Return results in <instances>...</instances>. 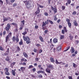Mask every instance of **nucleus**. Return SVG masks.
Here are the masks:
<instances>
[{
  "instance_id": "79ce46f5",
  "label": "nucleus",
  "mask_w": 79,
  "mask_h": 79,
  "mask_svg": "<svg viewBox=\"0 0 79 79\" xmlns=\"http://www.w3.org/2000/svg\"><path fill=\"white\" fill-rule=\"evenodd\" d=\"M15 64H16V63L15 62H13L11 63V65L12 66H13Z\"/></svg>"
},
{
  "instance_id": "dca6fc26",
  "label": "nucleus",
  "mask_w": 79,
  "mask_h": 79,
  "mask_svg": "<svg viewBox=\"0 0 79 79\" xmlns=\"http://www.w3.org/2000/svg\"><path fill=\"white\" fill-rule=\"evenodd\" d=\"M69 38H70V40H72L73 39L74 37L72 36V35L69 34Z\"/></svg>"
},
{
  "instance_id": "2eb2a0df",
  "label": "nucleus",
  "mask_w": 79,
  "mask_h": 79,
  "mask_svg": "<svg viewBox=\"0 0 79 79\" xmlns=\"http://www.w3.org/2000/svg\"><path fill=\"white\" fill-rule=\"evenodd\" d=\"M56 49L57 51H60V50H61V47L60 46H59Z\"/></svg>"
},
{
  "instance_id": "39448f33",
  "label": "nucleus",
  "mask_w": 79,
  "mask_h": 79,
  "mask_svg": "<svg viewBox=\"0 0 79 79\" xmlns=\"http://www.w3.org/2000/svg\"><path fill=\"white\" fill-rule=\"evenodd\" d=\"M51 10H52V11H54V13H56V12H57V9L56 7L54 8L53 7V6H51Z\"/></svg>"
},
{
  "instance_id": "7ed1b4c3",
  "label": "nucleus",
  "mask_w": 79,
  "mask_h": 79,
  "mask_svg": "<svg viewBox=\"0 0 79 79\" xmlns=\"http://www.w3.org/2000/svg\"><path fill=\"white\" fill-rule=\"evenodd\" d=\"M11 28V25L10 23H8L7 26L5 27V30L6 31H8L10 30V29Z\"/></svg>"
},
{
  "instance_id": "423d86ee",
  "label": "nucleus",
  "mask_w": 79,
  "mask_h": 79,
  "mask_svg": "<svg viewBox=\"0 0 79 79\" xmlns=\"http://www.w3.org/2000/svg\"><path fill=\"white\" fill-rule=\"evenodd\" d=\"M40 9L39 8V7H38L37 8V11L35 12L36 15H37V14H39L40 13Z\"/></svg>"
},
{
  "instance_id": "bb28decb",
  "label": "nucleus",
  "mask_w": 79,
  "mask_h": 79,
  "mask_svg": "<svg viewBox=\"0 0 79 79\" xmlns=\"http://www.w3.org/2000/svg\"><path fill=\"white\" fill-rule=\"evenodd\" d=\"M38 74H40V73H44V72L42 70H40L37 72Z\"/></svg>"
},
{
  "instance_id": "a19ab883",
  "label": "nucleus",
  "mask_w": 79,
  "mask_h": 79,
  "mask_svg": "<svg viewBox=\"0 0 79 79\" xmlns=\"http://www.w3.org/2000/svg\"><path fill=\"white\" fill-rule=\"evenodd\" d=\"M27 32L26 31H25V32H24L23 33H22V34H23V35H26V34H27Z\"/></svg>"
},
{
  "instance_id": "6ab92c4d",
  "label": "nucleus",
  "mask_w": 79,
  "mask_h": 79,
  "mask_svg": "<svg viewBox=\"0 0 79 79\" xmlns=\"http://www.w3.org/2000/svg\"><path fill=\"white\" fill-rule=\"evenodd\" d=\"M64 39V35H60V40H62V39Z\"/></svg>"
},
{
  "instance_id": "20e7f679",
  "label": "nucleus",
  "mask_w": 79,
  "mask_h": 79,
  "mask_svg": "<svg viewBox=\"0 0 79 79\" xmlns=\"http://www.w3.org/2000/svg\"><path fill=\"white\" fill-rule=\"evenodd\" d=\"M21 63H19L20 65H23V63L22 62H23V61H24L25 62H26L27 60L26 59H25L24 58H23L21 59Z\"/></svg>"
},
{
  "instance_id": "0e129e2a",
  "label": "nucleus",
  "mask_w": 79,
  "mask_h": 79,
  "mask_svg": "<svg viewBox=\"0 0 79 79\" xmlns=\"http://www.w3.org/2000/svg\"><path fill=\"white\" fill-rule=\"evenodd\" d=\"M62 27H63V26L61 25H60L59 26V28L60 29H61Z\"/></svg>"
},
{
  "instance_id": "473e14b6",
  "label": "nucleus",
  "mask_w": 79,
  "mask_h": 79,
  "mask_svg": "<svg viewBox=\"0 0 79 79\" xmlns=\"http://www.w3.org/2000/svg\"><path fill=\"white\" fill-rule=\"evenodd\" d=\"M14 31L16 32H18V27H16L15 29V30Z\"/></svg>"
},
{
  "instance_id": "1a4fd4ad",
  "label": "nucleus",
  "mask_w": 79,
  "mask_h": 79,
  "mask_svg": "<svg viewBox=\"0 0 79 79\" xmlns=\"http://www.w3.org/2000/svg\"><path fill=\"white\" fill-rule=\"evenodd\" d=\"M73 23L74 26H78V23H77L76 20H74Z\"/></svg>"
},
{
  "instance_id": "37998d69",
  "label": "nucleus",
  "mask_w": 79,
  "mask_h": 79,
  "mask_svg": "<svg viewBox=\"0 0 79 79\" xmlns=\"http://www.w3.org/2000/svg\"><path fill=\"white\" fill-rule=\"evenodd\" d=\"M6 31H4L3 32V36L5 35H6Z\"/></svg>"
},
{
  "instance_id": "69168bd1",
  "label": "nucleus",
  "mask_w": 79,
  "mask_h": 79,
  "mask_svg": "<svg viewBox=\"0 0 79 79\" xmlns=\"http://www.w3.org/2000/svg\"><path fill=\"white\" fill-rule=\"evenodd\" d=\"M42 52V50L40 49V51H39V53H41Z\"/></svg>"
},
{
  "instance_id": "f03ea898",
  "label": "nucleus",
  "mask_w": 79,
  "mask_h": 79,
  "mask_svg": "<svg viewBox=\"0 0 79 79\" xmlns=\"http://www.w3.org/2000/svg\"><path fill=\"white\" fill-rule=\"evenodd\" d=\"M23 38L24 41H26V43L27 44H29L31 43L30 38L28 36L25 37V36H23Z\"/></svg>"
},
{
  "instance_id": "09e8293b",
  "label": "nucleus",
  "mask_w": 79,
  "mask_h": 79,
  "mask_svg": "<svg viewBox=\"0 0 79 79\" xmlns=\"http://www.w3.org/2000/svg\"><path fill=\"white\" fill-rule=\"evenodd\" d=\"M34 67L32 65H30L29 67V69H31V68H33Z\"/></svg>"
},
{
  "instance_id": "8fccbe9b",
  "label": "nucleus",
  "mask_w": 79,
  "mask_h": 79,
  "mask_svg": "<svg viewBox=\"0 0 79 79\" xmlns=\"http://www.w3.org/2000/svg\"><path fill=\"white\" fill-rule=\"evenodd\" d=\"M5 71H6V72H8L9 71V69L8 68H5Z\"/></svg>"
},
{
  "instance_id": "b1692460",
  "label": "nucleus",
  "mask_w": 79,
  "mask_h": 79,
  "mask_svg": "<svg viewBox=\"0 0 79 79\" xmlns=\"http://www.w3.org/2000/svg\"><path fill=\"white\" fill-rule=\"evenodd\" d=\"M15 40L16 42H19V37H18V36H17L16 37Z\"/></svg>"
},
{
  "instance_id": "603ef678",
  "label": "nucleus",
  "mask_w": 79,
  "mask_h": 79,
  "mask_svg": "<svg viewBox=\"0 0 79 79\" xmlns=\"http://www.w3.org/2000/svg\"><path fill=\"white\" fill-rule=\"evenodd\" d=\"M64 30H62V31H61V33L62 34H63L64 35V34L65 33V32H64Z\"/></svg>"
},
{
  "instance_id": "e2e57ef3",
  "label": "nucleus",
  "mask_w": 79,
  "mask_h": 79,
  "mask_svg": "<svg viewBox=\"0 0 79 79\" xmlns=\"http://www.w3.org/2000/svg\"><path fill=\"white\" fill-rule=\"evenodd\" d=\"M9 53H8L5 52V53H4V55L5 56H6L7 55H8Z\"/></svg>"
},
{
  "instance_id": "4468645a",
  "label": "nucleus",
  "mask_w": 79,
  "mask_h": 79,
  "mask_svg": "<svg viewBox=\"0 0 79 79\" xmlns=\"http://www.w3.org/2000/svg\"><path fill=\"white\" fill-rule=\"evenodd\" d=\"M8 19H11V18L10 17H8V18L6 17L3 19V21H8Z\"/></svg>"
},
{
  "instance_id": "0eeeda50",
  "label": "nucleus",
  "mask_w": 79,
  "mask_h": 79,
  "mask_svg": "<svg viewBox=\"0 0 79 79\" xmlns=\"http://www.w3.org/2000/svg\"><path fill=\"white\" fill-rule=\"evenodd\" d=\"M70 52L71 53H74V52H75V50L74 49V48L72 46L71 47V49L70 50Z\"/></svg>"
},
{
  "instance_id": "58836bf2",
  "label": "nucleus",
  "mask_w": 79,
  "mask_h": 79,
  "mask_svg": "<svg viewBox=\"0 0 79 79\" xmlns=\"http://www.w3.org/2000/svg\"><path fill=\"white\" fill-rule=\"evenodd\" d=\"M46 23H45L44 22H43V25H42V27H44L45 26H46Z\"/></svg>"
},
{
  "instance_id": "f8f14e48",
  "label": "nucleus",
  "mask_w": 79,
  "mask_h": 79,
  "mask_svg": "<svg viewBox=\"0 0 79 79\" xmlns=\"http://www.w3.org/2000/svg\"><path fill=\"white\" fill-rule=\"evenodd\" d=\"M23 54L24 57H25L26 58H28V55H27L26 52H23Z\"/></svg>"
},
{
  "instance_id": "72a5a7b5",
  "label": "nucleus",
  "mask_w": 79,
  "mask_h": 79,
  "mask_svg": "<svg viewBox=\"0 0 79 79\" xmlns=\"http://www.w3.org/2000/svg\"><path fill=\"white\" fill-rule=\"evenodd\" d=\"M64 30L65 31V32L66 33L68 32V30L66 29V27H64Z\"/></svg>"
},
{
  "instance_id": "a18cd8bd",
  "label": "nucleus",
  "mask_w": 79,
  "mask_h": 79,
  "mask_svg": "<svg viewBox=\"0 0 79 79\" xmlns=\"http://www.w3.org/2000/svg\"><path fill=\"white\" fill-rule=\"evenodd\" d=\"M37 47H41V45L39 44H37L35 45Z\"/></svg>"
},
{
  "instance_id": "3c124183",
  "label": "nucleus",
  "mask_w": 79,
  "mask_h": 79,
  "mask_svg": "<svg viewBox=\"0 0 79 79\" xmlns=\"http://www.w3.org/2000/svg\"><path fill=\"white\" fill-rule=\"evenodd\" d=\"M67 2L68 4H70V3H71V0H67Z\"/></svg>"
},
{
  "instance_id": "bf43d9fd",
  "label": "nucleus",
  "mask_w": 79,
  "mask_h": 79,
  "mask_svg": "<svg viewBox=\"0 0 79 79\" xmlns=\"http://www.w3.org/2000/svg\"><path fill=\"white\" fill-rule=\"evenodd\" d=\"M34 52L36 53V52H37V49L35 48L34 49Z\"/></svg>"
},
{
  "instance_id": "13d9d810",
  "label": "nucleus",
  "mask_w": 79,
  "mask_h": 79,
  "mask_svg": "<svg viewBox=\"0 0 79 79\" xmlns=\"http://www.w3.org/2000/svg\"><path fill=\"white\" fill-rule=\"evenodd\" d=\"M44 15L45 16H48V14L47 12H45Z\"/></svg>"
},
{
  "instance_id": "e433bc0d",
  "label": "nucleus",
  "mask_w": 79,
  "mask_h": 79,
  "mask_svg": "<svg viewBox=\"0 0 79 79\" xmlns=\"http://www.w3.org/2000/svg\"><path fill=\"white\" fill-rule=\"evenodd\" d=\"M18 6V4L17 3H14L13 6V7H15V6Z\"/></svg>"
},
{
  "instance_id": "de8ad7c7",
  "label": "nucleus",
  "mask_w": 79,
  "mask_h": 79,
  "mask_svg": "<svg viewBox=\"0 0 79 79\" xmlns=\"http://www.w3.org/2000/svg\"><path fill=\"white\" fill-rule=\"evenodd\" d=\"M38 5L39 6L40 8H44V6L40 5L39 4H38Z\"/></svg>"
},
{
  "instance_id": "a878e982",
  "label": "nucleus",
  "mask_w": 79,
  "mask_h": 79,
  "mask_svg": "<svg viewBox=\"0 0 79 79\" xmlns=\"http://www.w3.org/2000/svg\"><path fill=\"white\" fill-rule=\"evenodd\" d=\"M5 74H6L7 76H10V73L8 72H5Z\"/></svg>"
},
{
  "instance_id": "412c9836",
  "label": "nucleus",
  "mask_w": 79,
  "mask_h": 79,
  "mask_svg": "<svg viewBox=\"0 0 79 79\" xmlns=\"http://www.w3.org/2000/svg\"><path fill=\"white\" fill-rule=\"evenodd\" d=\"M23 41L22 39H21L20 41L19 42V45H22L23 44Z\"/></svg>"
},
{
  "instance_id": "4c0bfd02",
  "label": "nucleus",
  "mask_w": 79,
  "mask_h": 79,
  "mask_svg": "<svg viewBox=\"0 0 79 79\" xmlns=\"http://www.w3.org/2000/svg\"><path fill=\"white\" fill-rule=\"evenodd\" d=\"M70 48V46L68 47L67 48L66 50L64 51V52H66V51H68L69 49Z\"/></svg>"
},
{
  "instance_id": "c85d7f7f",
  "label": "nucleus",
  "mask_w": 79,
  "mask_h": 79,
  "mask_svg": "<svg viewBox=\"0 0 79 79\" xmlns=\"http://www.w3.org/2000/svg\"><path fill=\"white\" fill-rule=\"evenodd\" d=\"M67 24H68L69 27L70 28L71 27V23L69 22V23H67Z\"/></svg>"
},
{
  "instance_id": "4be33fe9",
  "label": "nucleus",
  "mask_w": 79,
  "mask_h": 79,
  "mask_svg": "<svg viewBox=\"0 0 79 79\" xmlns=\"http://www.w3.org/2000/svg\"><path fill=\"white\" fill-rule=\"evenodd\" d=\"M12 75H13V76H15V75H16V74L15 73V71L14 70H12Z\"/></svg>"
},
{
  "instance_id": "9d476101",
  "label": "nucleus",
  "mask_w": 79,
  "mask_h": 79,
  "mask_svg": "<svg viewBox=\"0 0 79 79\" xmlns=\"http://www.w3.org/2000/svg\"><path fill=\"white\" fill-rule=\"evenodd\" d=\"M39 38L42 42H44V38L42 37V36L40 35L39 36Z\"/></svg>"
},
{
  "instance_id": "c9c22d12",
  "label": "nucleus",
  "mask_w": 79,
  "mask_h": 79,
  "mask_svg": "<svg viewBox=\"0 0 79 79\" xmlns=\"http://www.w3.org/2000/svg\"><path fill=\"white\" fill-rule=\"evenodd\" d=\"M73 68H76L77 66V65H76V64H75V63H73Z\"/></svg>"
},
{
  "instance_id": "f257e3e1",
  "label": "nucleus",
  "mask_w": 79,
  "mask_h": 79,
  "mask_svg": "<svg viewBox=\"0 0 79 79\" xmlns=\"http://www.w3.org/2000/svg\"><path fill=\"white\" fill-rule=\"evenodd\" d=\"M30 2H31L30 0H27L23 1V3H25V5L26 6L28 9H29L30 7V6H29L31 5V3Z\"/></svg>"
},
{
  "instance_id": "9b49d317",
  "label": "nucleus",
  "mask_w": 79,
  "mask_h": 79,
  "mask_svg": "<svg viewBox=\"0 0 79 79\" xmlns=\"http://www.w3.org/2000/svg\"><path fill=\"white\" fill-rule=\"evenodd\" d=\"M51 70H50V69L48 68H47L46 69V72H47V73H48L49 74H50L51 73Z\"/></svg>"
},
{
  "instance_id": "f704fd0d",
  "label": "nucleus",
  "mask_w": 79,
  "mask_h": 79,
  "mask_svg": "<svg viewBox=\"0 0 79 79\" xmlns=\"http://www.w3.org/2000/svg\"><path fill=\"white\" fill-rule=\"evenodd\" d=\"M48 68H53V65L49 64L48 66Z\"/></svg>"
},
{
  "instance_id": "4d7b16f0",
  "label": "nucleus",
  "mask_w": 79,
  "mask_h": 79,
  "mask_svg": "<svg viewBox=\"0 0 79 79\" xmlns=\"http://www.w3.org/2000/svg\"><path fill=\"white\" fill-rule=\"evenodd\" d=\"M47 32H48V30H45L44 31V34H47Z\"/></svg>"
},
{
  "instance_id": "f3484780",
  "label": "nucleus",
  "mask_w": 79,
  "mask_h": 79,
  "mask_svg": "<svg viewBox=\"0 0 79 79\" xmlns=\"http://www.w3.org/2000/svg\"><path fill=\"white\" fill-rule=\"evenodd\" d=\"M8 39H9V36H8V35H7L6 37V42H8Z\"/></svg>"
},
{
  "instance_id": "2f4dec72",
  "label": "nucleus",
  "mask_w": 79,
  "mask_h": 79,
  "mask_svg": "<svg viewBox=\"0 0 79 79\" xmlns=\"http://www.w3.org/2000/svg\"><path fill=\"white\" fill-rule=\"evenodd\" d=\"M17 52H20V50H21L20 49V48H19V46H17Z\"/></svg>"
},
{
  "instance_id": "7c9ffc66",
  "label": "nucleus",
  "mask_w": 79,
  "mask_h": 79,
  "mask_svg": "<svg viewBox=\"0 0 79 79\" xmlns=\"http://www.w3.org/2000/svg\"><path fill=\"white\" fill-rule=\"evenodd\" d=\"M66 21L67 22V23H70V21L69 19L68 18H66Z\"/></svg>"
},
{
  "instance_id": "cd10ccee",
  "label": "nucleus",
  "mask_w": 79,
  "mask_h": 79,
  "mask_svg": "<svg viewBox=\"0 0 79 79\" xmlns=\"http://www.w3.org/2000/svg\"><path fill=\"white\" fill-rule=\"evenodd\" d=\"M49 20L50 19H47L46 21H45V23H46V24H48L49 23L48 22H49Z\"/></svg>"
},
{
  "instance_id": "a211bd4d",
  "label": "nucleus",
  "mask_w": 79,
  "mask_h": 79,
  "mask_svg": "<svg viewBox=\"0 0 79 79\" xmlns=\"http://www.w3.org/2000/svg\"><path fill=\"white\" fill-rule=\"evenodd\" d=\"M53 50V52H56V48H54V47H52L51 49V50Z\"/></svg>"
},
{
  "instance_id": "052dcab7",
  "label": "nucleus",
  "mask_w": 79,
  "mask_h": 79,
  "mask_svg": "<svg viewBox=\"0 0 79 79\" xmlns=\"http://www.w3.org/2000/svg\"><path fill=\"white\" fill-rule=\"evenodd\" d=\"M76 13H77V12H76V11H74L73 12V15H75L76 14Z\"/></svg>"
},
{
  "instance_id": "49530a36",
  "label": "nucleus",
  "mask_w": 79,
  "mask_h": 79,
  "mask_svg": "<svg viewBox=\"0 0 79 79\" xmlns=\"http://www.w3.org/2000/svg\"><path fill=\"white\" fill-rule=\"evenodd\" d=\"M65 8L66 7L64 6H62V8L63 10H65Z\"/></svg>"
},
{
  "instance_id": "338daca9",
  "label": "nucleus",
  "mask_w": 79,
  "mask_h": 79,
  "mask_svg": "<svg viewBox=\"0 0 79 79\" xmlns=\"http://www.w3.org/2000/svg\"><path fill=\"white\" fill-rule=\"evenodd\" d=\"M68 77H69V79H73V77H72V76H69Z\"/></svg>"
},
{
  "instance_id": "6e6d98bb",
  "label": "nucleus",
  "mask_w": 79,
  "mask_h": 79,
  "mask_svg": "<svg viewBox=\"0 0 79 79\" xmlns=\"http://www.w3.org/2000/svg\"><path fill=\"white\" fill-rule=\"evenodd\" d=\"M25 21L24 20H23L22 21H21V23H22L23 25H24V24H25L24 23Z\"/></svg>"
},
{
  "instance_id": "c03bdc74",
  "label": "nucleus",
  "mask_w": 79,
  "mask_h": 79,
  "mask_svg": "<svg viewBox=\"0 0 79 79\" xmlns=\"http://www.w3.org/2000/svg\"><path fill=\"white\" fill-rule=\"evenodd\" d=\"M0 50L1 51H4V48H2V46H0Z\"/></svg>"
},
{
  "instance_id": "5fc2aeb1",
  "label": "nucleus",
  "mask_w": 79,
  "mask_h": 79,
  "mask_svg": "<svg viewBox=\"0 0 79 79\" xmlns=\"http://www.w3.org/2000/svg\"><path fill=\"white\" fill-rule=\"evenodd\" d=\"M32 71L33 72H35V71H36V69H35V68H33L32 69Z\"/></svg>"
},
{
  "instance_id": "680f3d73",
  "label": "nucleus",
  "mask_w": 79,
  "mask_h": 79,
  "mask_svg": "<svg viewBox=\"0 0 79 79\" xmlns=\"http://www.w3.org/2000/svg\"><path fill=\"white\" fill-rule=\"evenodd\" d=\"M38 77L40 78H42V77H43V76H42V75H39L38 76Z\"/></svg>"
},
{
  "instance_id": "ea45409f",
  "label": "nucleus",
  "mask_w": 79,
  "mask_h": 79,
  "mask_svg": "<svg viewBox=\"0 0 79 79\" xmlns=\"http://www.w3.org/2000/svg\"><path fill=\"white\" fill-rule=\"evenodd\" d=\"M0 4L1 5H3V2L2 0H0Z\"/></svg>"
},
{
  "instance_id": "ddd939ff",
  "label": "nucleus",
  "mask_w": 79,
  "mask_h": 79,
  "mask_svg": "<svg viewBox=\"0 0 79 79\" xmlns=\"http://www.w3.org/2000/svg\"><path fill=\"white\" fill-rule=\"evenodd\" d=\"M20 69L23 73H24V71H25V69H26V67H22L20 68Z\"/></svg>"
},
{
  "instance_id": "393cba45",
  "label": "nucleus",
  "mask_w": 79,
  "mask_h": 79,
  "mask_svg": "<svg viewBox=\"0 0 79 79\" xmlns=\"http://www.w3.org/2000/svg\"><path fill=\"white\" fill-rule=\"evenodd\" d=\"M5 60L6 61H10V58H9V56H7L6 58H5Z\"/></svg>"
},
{
  "instance_id": "c756f323",
  "label": "nucleus",
  "mask_w": 79,
  "mask_h": 79,
  "mask_svg": "<svg viewBox=\"0 0 79 79\" xmlns=\"http://www.w3.org/2000/svg\"><path fill=\"white\" fill-rule=\"evenodd\" d=\"M12 40L13 42H15L16 41V37L14 36L12 38Z\"/></svg>"
},
{
  "instance_id": "864d4df0",
  "label": "nucleus",
  "mask_w": 79,
  "mask_h": 79,
  "mask_svg": "<svg viewBox=\"0 0 79 79\" xmlns=\"http://www.w3.org/2000/svg\"><path fill=\"white\" fill-rule=\"evenodd\" d=\"M49 23H50L51 24H53V22L52 21H51L49 19Z\"/></svg>"
},
{
  "instance_id": "774afa93",
  "label": "nucleus",
  "mask_w": 79,
  "mask_h": 79,
  "mask_svg": "<svg viewBox=\"0 0 79 79\" xmlns=\"http://www.w3.org/2000/svg\"><path fill=\"white\" fill-rule=\"evenodd\" d=\"M6 79H11L10 78V77H8V76H6Z\"/></svg>"
},
{
  "instance_id": "aec40b11",
  "label": "nucleus",
  "mask_w": 79,
  "mask_h": 79,
  "mask_svg": "<svg viewBox=\"0 0 79 79\" xmlns=\"http://www.w3.org/2000/svg\"><path fill=\"white\" fill-rule=\"evenodd\" d=\"M55 63L56 64H61V63H62L63 62H58V61L57 60H56Z\"/></svg>"
},
{
  "instance_id": "6e6552de",
  "label": "nucleus",
  "mask_w": 79,
  "mask_h": 79,
  "mask_svg": "<svg viewBox=\"0 0 79 79\" xmlns=\"http://www.w3.org/2000/svg\"><path fill=\"white\" fill-rule=\"evenodd\" d=\"M50 61L51 63H55V59L54 58H53L52 57H51L50 58Z\"/></svg>"
},
{
  "instance_id": "5701e85b",
  "label": "nucleus",
  "mask_w": 79,
  "mask_h": 79,
  "mask_svg": "<svg viewBox=\"0 0 79 79\" xmlns=\"http://www.w3.org/2000/svg\"><path fill=\"white\" fill-rule=\"evenodd\" d=\"M53 42L54 43H57L58 42V40L56 38H54L53 40Z\"/></svg>"
}]
</instances>
